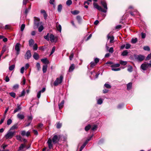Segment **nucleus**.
<instances>
[{
  "label": "nucleus",
  "instance_id": "nucleus-27",
  "mask_svg": "<svg viewBox=\"0 0 151 151\" xmlns=\"http://www.w3.org/2000/svg\"><path fill=\"white\" fill-rule=\"evenodd\" d=\"M120 63L122 65H125L127 64V62L122 60L120 61Z\"/></svg>",
  "mask_w": 151,
  "mask_h": 151
},
{
  "label": "nucleus",
  "instance_id": "nucleus-43",
  "mask_svg": "<svg viewBox=\"0 0 151 151\" xmlns=\"http://www.w3.org/2000/svg\"><path fill=\"white\" fill-rule=\"evenodd\" d=\"M104 86L107 88H110L111 87V86L110 85L106 83L104 84Z\"/></svg>",
  "mask_w": 151,
  "mask_h": 151
},
{
  "label": "nucleus",
  "instance_id": "nucleus-59",
  "mask_svg": "<svg viewBox=\"0 0 151 151\" xmlns=\"http://www.w3.org/2000/svg\"><path fill=\"white\" fill-rule=\"evenodd\" d=\"M123 106V104H120L119 105L117 106V108L119 109H121Z\"/></svg>",
  "mask_w": 151,
  "mask_h": 151
},
{
  "label": "nucleus",
  "instance_id": "nucleus-35",
  "mask_svg": "<svg viewBox=\"0 0 151 151\" xmlns=\"http://www.w3.org/2000/svg\"><path fill=\"white\" fill-rule=\"evenodd\" d=\"M93 136V135H92L91 136V137H89L87 139L86 141L84 143L87 145V143H88V142L91 140Z\"/></svg>",
  "mask_w": 151,
  "mask_h": 151
},
{
  "label": "nucleus",
  "instance_id": "nucleus-4",
  "mask_svg": "<svg viewBox=\"0 0 151 151\" xmlns=\"http://www.w3.org/2000/svg\"><path fill=\"white\" fill-rule=\"evenodd\" d=\"M134 57L135 60L139 62L142 61L145 58V56L141 55H134Z\"/></svg>",
  "mask_w": 151,
  "mask_h": 151
},
{
  "label": "nucleus",
  "instance_id": "nucleus-44",
  "mask_svg": "<svg viewBox=\"0 0 151 151\" xmlns=\"http://www.w3.org/2000/svg\"><path fill=\"white\" fill-rule=\"evenodd\" d=\"M76 19L79 23H80L81 21V18L79 16H77L76 17Z\"/></svg>",
  "mask_w": 151,
  "mask_h": 151
},
{
  "label": "nucleus",
  "instance_id": "nucleus-24",
  "mask_svg": "<svg viewBox=\"0 0 151 151\" xmlns=\"http://www.w3.org/2000/svg\"><path fill=\"white\" fill-rule=\"evenodd\" d=\"M64 104V101L63 100L58 105L59 108L60 109H61L63 106Z\"/></svg>",
  "mask_w": 151,
  "mask_h": 151
},
{
  "label": "nucleus",
  "instance_id": "nucleus-60",
  "mask_svg": "<svg viewBox=\"0 0 151 151\" xmlns=\"http://www.w3.org/2000/svg\"><path fill=\"white\" fill-rule=\"evenodd\" d=\"M55 47H53L52 49L51 52L50 53V55L52 54L55 52Z\"/></svg>",
  "mask_w": 151,
  "mask_h": 151
},
{
  "label": "nucleus",
  "instance_id": "nucleus-15",
  "mask_svg": "<svg viewBox=\"0 0 151 151\" xmlns=\"http://www.w3.org/2000/svg\"><path fill=\"white\" fill-rule=\"evenodd\" d=\"M17 117L19 119L22 120L24 118V116L23 114H18L17 115Z\"/></svg>",
  "mask_w": 151,
  "mask_h": 151
},
{
  "label": "nucleus",
  "instance_id": "nucleus-30",
  "mask_svg": "<svg viewBox=\"0 0 151 151\" xmlns=\"http://www.w3.org/2000/svg\"><path fill=\"white\" fill-rule=\"evenodd\" d=\"M19 88V85L18 84L14 85L12 87V89L13 90L18 89Z\"/></svg>",
  "mask_w": 151,
  "mask_h": 151
},
{
  "label": "nucleus",
  "instance_id": "nucleus-55",
  "mask_svg": "<svg viewBox=\"0 0 151 151\" xmlns=\"http://www.w3.org/2000/svg\"><path fill=\"white\" fill-rule=\"evenodd\" d=\"M94 62L97 64L99 61V59L98 58H95L94 59Z\"/></svg>",
  "mask_w": 151,
  "mask_h": 151
},
{
  "label": "nucleus",
  "instance_id": "nucleus-13",
  "mask_svg": "<svg viewBox=\"0 0 151 151\" xmlns=\"http://www.w3.org/2000/svg\"><path fill=\"white\" fill-rule=\"evenodd\" d=\"M33 57L34 59L36 60H38L40 58L39 55L36 52H34Z\"/></svg>",
  "mask_w": 151,
  "mask_h": 151
},
{
  "label": "nucleus",
  "instance_id": "nucleus-47",
  "mask_svg": "<svg viewBox=\"0 0 151 151\" xmlns=\"http://www.w3.org/2000/svg\"><path fill=\"white\" fill-rule=\"evenodd\" d=\"M25 92L24 90H23L22 92L19 95V97H21L22 96H24L25 95Z\"/></svg>",
  "mask_w": 151,
  "mask_h": 151
},
{
  "label": "nucleus",
  "instance_id": "nucleus-41",
  "mask_svg": "<svg viewBox=\"0 0 151 151\" xmlns=\"http://www.w3.org/2000/svg\"><path fill=\"white\" fill-rule=\"evenodd\" d=\"M44 27L42 25H41L38 28V31L40 32H41L43 29Z\"/></svg>",
  "mask_w": 151,
  "mask_h": 151
},
{
  "label": "nucleus",
  "instance_id": "nucleus-16",
  "mask_svg": "<svg viewBox=\"0 0 151 151\" xmlns=\"http://www.w3.org/2000/svg\"><path fill=\"white\" fill-rule=\"evenodd\" d=\"M49 38L50 41L52 42H54L55 40V37L54 35L52 34L50 35Z\"/></svg>",
  "mask_w": 151,
  "mask_h": 151
},
{
  "label": "nucleus",
  "instance_id": "nucleus-3",
  "mask_svg": "<svg viewBox=\"0 0 151 151\" xmlns=\"http://www.w3.org/2000/svg\"><path fill=\"white\" fill-rule=\"evenodd\" d=\"M16 132L15 131H12L9 130L7 132L6 134L5 135V137L6 139H11L14 136L16 133Z\"/></svg>",
  "mask_w": 151,
  "mask_h": 151
},
{
  "label": "nucleus",
  "instance_id": "nucleus-1",
  "mask_svg": "<svg viewBox=\"0 0 151 151\" xmlns=\"http://www.w3.org/2000/svg\"><path fill=\"white\" fill-rule=\"evenodd\" d=\"M61 137V136L60 135L58 136L54 135L52 139L50 138L48 139L47 143L49 149H50L53 147V145L52 144V142L55 144L58 143Z\"/></svg>",
  "mask_w": 151,
  "mask_h": 151
},
{
  "label": "nucleus",
  "instance_id": "nucleus-48",
  "mask_svg": "<svg viewBox=\"0 0 151 151\" xmlns=\"http://www.w3.org/2000/svg\"><path fill=\"white\" fill-rule=\"evenodd\" d=\"M62 126V124L60 123H57L56 125V127L58 129H59L61 128Z\"/></svg>",
  "mask_w": 151,
  "mask_h": 151
},
{
  "label": "nucleus",
  "instance_id": "nucleus-8",
  "mask_svg": "<svg viewBox=\"0 0 151 151\" xmlns=\"http://www.w3.org/2000/svg\"><path fill=\"white\" fill-rule=\"evenodd\" d=\"M31 54L30 50H28L26 52L24 55L25 58L27 59H29L31 57Z\"/></svg>",
  "mask_w": 151,
  "mask_h": 151
},
{
  "label": "nucleus",
  "instance_id": "nucleus-32",
  "mask_svg": "<svg viewBox=\"0 0 151 151\" xmlns=\"http://www.w3.org/2000/svg\"><path fill=\"white\" fill-rule=\"evenodd\" d=\"M25 147V145L23 144H21L19 148V150H22Z\"/></svg>",
  "mask_w": 151,
  "mask_h": 151
},
{
  "label": "nucleus",
  "instance_id": "nucleus-14",
  "mask_svg": "<svg viewBox=\"0 0 151 151\" xmlns=\"http://www.w3.org/2000/svg\"><path fill=\"white\" fill-rule=\"evenodd\" d=\"M18 128V124H16L12 126L9 129L11 131L13 130L14 129H17Z\"/></svg>",
  "mask_w": 151,
  "mask_h": 151
},
{
  "label": "nucleus",
  "instance_id": "nucleus-58",
  "mask_svg": "<svg viewBox=\"0 0 151 151\" xmlns=\"http://www.w3.org/2000/svg\"><path fill=\"white\" fill-rule=\"evenodd\" d=\"M26 132L25 131L23 130L21 131V134L22 136H24L25 135H26Z\"/></svg>",
  "mask_w": 151,
  "mask_h": 151
},
{
  "label": "nucleus",
  "instance_id": "nucleus-22",
  "mask_svg": "<svg viewBox=\"0 0 151 151\" xmlns=\"http://www.w3.org/2000/svg\"><path fill=\"white\" fill-rule=\"evenodd\" d=\"M34 40L32 39H30L29 41V46L32 47L34 43Z\"/></svg>",
  "mask_w": 151,
  "mask_h": 151
},
{
  "label": "nucleus",
  "instance_id": "nucleus-63",
  "mask_svg": "<svg viewBox=\"0 0 151 151\" xmlns=\"http://www.w3.org/2000/svg\"><path fill=\"white\" fill-rule=\"evenodd\" d=\"M24 67H22L20 70V72L21 73L23 74L24 72Z\"/></svg>",
  "mask_w": 151,
  "mask_h": 151
},
{
  "label": "nucleus",
  "instance_id": "nucleus-11",
  "mask_svg": "<svg viewBox=\"0 0 151 151\" xmlns=\"http://www.w3.org/2000/svg\"><path fill=\"white\" fill-rule=\"evenodd\" d=\"M21 108L20 106V105L18 104L17 105V108L14 110V114L15 113L21 110Z\"/></svg>",
  "mask_w": 151,
  "mask_h": 151
},
{
  "label": "nucleus",
  "instance_id": "nucleus-64",
  "mask_svg": "<svg viewBox=\"0 0 151 151\" xmlns=\"http://www.w3.org/2000/svg\"><path fill=\"white\" fill-rule=\"evenodd\" d=\"M41 93H40L39 91L37 93V97L38 99H39L40 98L41 96Z\"/></svg>",
  "mask_w": 151,
  "mask_h": 151
},
{
  "label": "nucleus",
  "instance_id": "nucleus-19",
  "mask_svg": "<svg viewBox=\"0 0 151 151\" xmlns=\"http://www.w3.org/2000/svg\"><path fill=\"white\" fill-rule=\"evenodd\" d=\"M107 38L108 39H110V43H112L113 42V41L114 40V37L113 36H110L109 35H107Z\"/></svg>",
  "mask_w": 151,
  "mask_h": 151
},
{
  "label": "nucleus",
  "instance_id": "nucleus-52",
  "mask_svg": "<svg viewBox=\"0 0 151 151\" xmlns=\"http://www.w3.org/2000/svg\"><path fill=\"white\" fill-rule=\"evenodd\" d=\"M151 58V53H150V54H149L147 55V57H146V58L145 60H149Z\"/></svg>",
  "mask_w": 151,
  "mask_h": 151
},
{
  "label": "nucleus",
  "instance_id": "nucleus-17",
  "mask_svg": "<svg viewBox=\"0 0 151 151\" xmlns=\"http://www.w3.org/2000/svg\"><path fill=\"white\" fill-rule=\"evenodd\" d=\"M41 61L45 64H48L49 63V61L46 58L41 59Z\"/></svg>",
  "mask_w": 151,
  "mask_h": 151
},
{
  "label": "nucleus",
  "instance_id": "nucleus-2",
  "mask_svg": "<svg viewBox=\"0 0 151 151\" xmlns=\"http://www.w3.org/2000/svg\"><path fill=\"white\" fill-rule=\"evenodd\" d=\"M63 78V77L61 75L59 78H57L54 82L53 85L55 86H57L62 83Z\"/></svg>",
  "mask_w": 151,
  "mask_h": 151
},
{
  "label": "nucleus",
  "instance_id": "nucleus-7",
  "mask_svg": "<svg viewBox=\"0 0 151 151\" xmlns=\"http://www.w3.org/2000/svg\"><path fill=\"white\" fill-rule=\"evenodd\" d=\"M148 64L146 62L142 63L141 65V68L143 70H146L148 67Z\"/></svg>",
  "mask_w": 151,
  "mask_h": 151
},
{
  "label": "nucleus",
  "instance_id": "nucleus-12",
  "mask_svg": "<svg viewBox=\"0 0 151 151\" xmlns=\"http://www.w3.org/2000/svg\"><path fill=\"white\" fill-rule=\"evenodd\" d=\"M101 4L103 6L104 8L107 11V4L106 2L104 1H101Z\"/></svg>",
  "mask_w": 151,
  "mask_h": 151
},
{
  "label": "nucleus",
  "instance_id": "nucleus-29",
  "mask_svg": "<svg viewBox=\"0 0 151 151\" xmlns=\"http://www.w3.org/2000/svg\"><path fill=\"white\" fill-rule=\"evenodd\" d=\"M74 56V54L73 51H71L70 54L69 56V59L70 60H72Z\"/></svg>",
  "mask_w": 151,
  "mask_h": 151
},
{
  "label": "nucleus",
  "instance_id": "nucleus-42",
  "mask_svg": "<svg viewBox=\"0 0 151 151\" xmlns=\"http://www.w3.org/2000/svg\"><path fill=\"white\" fill-rule=\"evenodd\" d=\"M127 70L129 72H132V66L129 65L127 69Z\"/></svg>",
  "mask_w": 151,
  "mask_h": 151
},
{
  "label": "nucleus",
  "instance_id": "nucleus-25",
  "mask_svg": "<svg viewBox=\"0 0 151 151\" xmlns=\"http://www.w3.org/2000/svg\"><path fill=\"white\" fill-rule=\"evenodd\" d=\"M62 9V6L61 4H60L58 6V12H61Z\"/></svg>",
  "mask_w": 151,
  "mask_h": 151
},
{
  "label": "nucleus",
  "instance_id": "nucleus-28",
  "mask_svg": "<svg viewBox=\"0 0 151 151\" xmlns=\"http://www.w3.org/2000/svg\"><path fill=\"white\" fill-rule=\"evenodd\" d=\"M56 27L58 30L60 32L61 31V25L60 24H57Z\"/></svg>",
  "mask_w": 151,
  "mask_h": 151
},
{
  "label": "nucleus",
  "instance_id": "nucleus-57",
  "mask_svg": "<svg viewBox=\"0 0 151 151\" xmlns=\"http://www.w3.org/2000/svg\"><path fill=\"white\" fill-rule=\"evenodd\" d=\"M111 70L113 71H118L121 70L120 68H112Z\"/></svg>",
  "mask_w": 151,
  "mask_h": 151
},
{
  "label": "nucleus",
  "instance_id": "nucleus-56",
  "mask_svg": "<svg viewBox=\"0 0 151 151\" xmlns=\"http://www.w3.org/2000/svg\"><path fill=\"white\" fill-rule=\"evenodd\" d=\"M28 119L29 121H30V122H31L33 119V117L32 115L28 116Z\"/></svg>",
  "mask_w": 151,
  "mask_h": 151
},
{
  "label": "nucleus",
  "instance_id": "nucleus-49",
  "mask_svg": "<svg viewBox=\"0 0 151 151\" xmlns=\"http://www.w3.org/2000/svg\"><path fill=\"white\" fill-rule=\"evenodd\" d=\"M12 121L10 119H8L7 122V124L8 125H10L12 123Z\"/></svg>",
  "mask_w": 151,
  "mask_h": 151
},
{
  "label": "nucleus",
  "instance_id": "nucleus-62",
  "mask_svg": "<svg viewBox=\"0 0 151 151\" xmlns=\"http://www.w3.org/2000/svg\"><path fill=\"white\" fill-rule=\"evenodd\" d=\"M79 13V12L78 11L75 10L74 11L73 13V14L76 15L78 14Z\"/></svg>",
  "mask_w": 151,
  "mask_h": 151
},
{
  "label": "nucleus",
  "instance_id": "nucleus-26",
  "mask_svg": "<svg viewBox=\"0 0 151 151\" xmlns=\"http://www.w3.org/2000/svg\"><path fill=\"white\" fill-rule=\"evenodd\" d=\"M128 53V52L127 50H125L122 53L121 55L123 56L127 55Z\"/></svg>",
  "mask_w": 151,
  "mask_h": 151
},
{
  "label": "nucleus",
  "instance_id": "nucleus-31",
  "mask_svg": "<svg viewBox=\"0 0 151 151\" xmlns=\"http://www.w3.org/2000/svg\"><path fill=\"white\" fill-rule=\"evenodd\" d=\"M91 128V125L90 124H88L85 127V129L86 131H87L89 130Z\"/></svg>",
  "mask_w": 151,
  "mask_h": 151
},
{
  "label": "nucleus",
  "instance_id": "nucleus-45",
  "mask_svg": "<svg viewBox=\"0 0 151 151\" xmlns=\"http://www.w3.org/2000/svg\"><path fill=\"white\" fill-rule=\"evenodd\" d=\"M10 95L14 98H15L16 96V94L14 92H11L9 93Z\"/></svg>",
  "mask_w": 151,
  "mask_h": 151
},
{
  "label": "nucleus",
  "instance_id": "nucleus-46",
  "mask_svg": "<svg viewBox=\"0 0 151 151\" xmlns=\"http://www.w3.org/2000/svg\"><path fill=\"white\" fill-rule=\"evenodd\" d=\"M143 49L145 50H147V51H149L150 50L149 47L148 46L144 47H143Z\"/></svg>",
  "mask_w": 151,
  "mask_h": 151
},
{
  "label": "nucleus",
  "instance_id": "nucleus-53",
  "mask_svg": "<svg viewBox=\"0 0 151 151\" xmlns=\"http://www.w3.org/2000/svg\"><path fill=\"white\" fill-rule=\"evenodd\" d=\"M103 101L102 99H100L97 101V103L99 104H102Z\"/></svg>",
  "mask_w": 151,
  "mask_h": 151
},
{
  "label": "nucleus",
  "instance_id": "nucleus-6",
  "mask_svg": "<svg viewBox=\"0 0 151 151\" xmlns=\"http://www.w3.org/2000/svg\"><path fill=\"white\" fill-rule=\"evenodd\" d=\"M21 45L20 43H17L16 44L15 46V49L16 51V54L18 55L20 53V48Z\"/></svg>",
  "mask_w": 151,
  "mask_h": 151
},
{
  "label": "nucleus",
  "instance_id": "nucleus-10",
  "mask_svg": "<svg viewBox=\"0 0 151 151\" xmlns=\"http://www.w3.org/2000/svg\"><path fill=\"white\" fill-rule=\"evenodd\" d=\"M40 12L41 13L43 14L45 19L46 20L47 16L46 11L42 9L41 10Z\"/></svg>",
  "mask_w": 151,
  "mask_h": 151
},
{
  "label": "nucleus",
  "instance_id": "nucleus-9",
  "mask_svg": "<svg viewBox=\"0 0 151 151\" xmlns=\"http://www.w3.org/2000/svg\"><path fill=\"white\" fill-rule=\"evenodd\" d=\"M40 25V22L37 21L35 20L34 24V28L36 29Z\"/></svg>",
  "mask_w": 151,
  "mask_h": 151
},
{
  "label": "nucleus",
  "instance_id": "nucleus-37",
  "mask_svg": "<svg viewBox=\"0 0 151 151\" xmlns=\"http://www.w3.org/2000/svg\"><path fill=\"white\" fill-rule=\"evenodd\" d=\"M66 4L68 6H70L72 4V1L71 0H68L66 1Z\"/></svg>",
  "mask_w": 151,
  "mask_h": 151
},
{
  "label": "nucleus",
  "instance_id": "nucleus-51",
  "mask_svg": "<svg viewBox=\"0 0 151 151\" xmlns=\"http://www.w3.org/2000/svg\"><path fill=\"white\" fill-rule=\"evenodd\" d=\"M36 66L38 70H39L40 68V63H37L36 64Z\"/></svg>",
  "mask_w": 151,
  "mask_h": 151
},
{
  "label": "nucleus",
  "instance_id": "nucleus-38",
  "mask_svg": "<svg viewBox=\"0 0 151 151\" xmlns=\"http://www.w3.org/2000/svg\"><path fill=\"white\" fill-rule=\"evenodd\" d=\"M90 67L91 68H93L96 64L94 62H91L90 63Z\"/></svg>",
  "mask_w": 151,
  "mask_h": 151
},
{
  "label": "nucleus",
  "instance_id": "nucleus-20",
  "mask_svg": "<svg viewBox=\"0 0 151 151\" xmlns=\"http://www.w3.org/2000/svg\"><path fill=\"white\" fill-rule=\"evenodd\" d=\"M132 83L131 82L127 84V89L129 90L131 89L132 87Z\"/></svg>",
  "mask_w": 151,
  "mask_h": 151
},
{
  "label": "nucleus",
  "instance_id": "nucleus-50",
  "mask_svg": "<svg viewBox=\"0 0 151 151\" xmlns=\"http://www.w3.org/2000/svg\"><path fill=\"white\" fill-rule=\"evenodd\" d=\"M25 25L24 24H23L21 25V31L22 32L25 28Z\"/></svg>",
  "mask_w": 151,
  "mask_h": 151
},
{
  "label": "nucleus",
  "instance_id": "nucleus-34",
  "mask_svg": "<svg viewBox=\"0 0 151 151\" xmlns=\"http://www.w3.org/2000/svg\"><path fill=\"white\" fill-rule=\"evenodd\" d=\"M49 37H50L49 34V33H48L46 36H44V37L47 41H49Z\"/></svg>",
  "mask_w": 151,
  "mask_h": 151
},
{
  "label": "nucleus",
  "instance_id": "nucleus-21",
  "mask_svg": "<svg viewBox=\"0 0 151 151\" xmlns=\"http://www.w3.org/2000/svg\"><path fill=\"white\" fill-rule=\"evenodd\" d=\"M47 65H43L42 67V71L44 73H45L47 70Z\"/></svg>",
  "mask_w": 151,
  "mask_h": 151
},
{
  "label": "nucleus",
  "instance_id": "nucleus-5",
  "mask_svg": "<svg viewBox=\"0 0 151 151\" xmlns=\"http://www.w3.org/2000/svg\"><path fill=\"white\" fill-rule=\"evenodd\" d=\"M93 5L94 8L97 9L100 11H101L104 13H105L106 12V10L103 9L100 6L98 5V4L95 3V2L93 3Z\"/></svg>",
  "mask_w": 151,
  "mask_h": 151
},
{
  "label": "nucleus",
  "instance_id": "nucleus-23",
  "mask_svg": "<svg viewBox=\"0 0 151 151\" xmlns=\"http://www.w3.org/2000/svg\"><path fill=\"white\" fill-rule=\"evenodd\" d=\"M120 65L119 63H117L111 65V67L112 68H117L120 66Z\"/></svg>",
  "mask_w": 151,
  "mask_h": 151
},
{
  "label": "nucleus",
  "instance_id": "nucleus-61",
  "mask_svg": "<svg viewBox=\"0 0 151 151\" xmlns=\"http://www.w3.org/2000/svg\"><path fill=\"white\" fill-rule=\"evenodd\" d=\"M109 52L112 53L114 52V49L112 47H110L109 50Z\"/></svg>",
  "mask_w": 151,
  "mask_h": 151
},
{
  "label": "nucleus",
  "instance_id": "nucleus-33",
  "mask_svg": "<svg viewBox=\"0 0 151 151\" xmlns=\"http://www.w3.org/2000/svg\"><path fill=\"white\" fill-rule=\"evenodd\" d=\"M137 41V38H136L134 39L132 38L131 40V42L132 43L134 44L136 43V42Z\"/></svg>",
  "mask_w": 151,
  "mask_h": 151
},
{
  "label": "nucleus",
  "instance_id": "nucleus-18",
  "mask_svg": "<svg viewBox=\"0 0 151 151\" xmlns=\"http://www.w3.org/2000/svg\"><path fill=\"white\" fill-rule=\"evenodd\" d=\"M75 68V65L74 64H72L70 67L68 71L70 72H72Z\"/></svg>",
  "mask_w": 151,
  "mask_h": 151
},
{
  "label": "nucleus",
  "instance_id": "nucleus-39",
  "mask_svg": "<svg viewBox=\"0 0 151 151\" xmlns=\"http://www.w3.org/2000/svg\"><path fill=\"white\" fill-rule=\"evenodd\" d=\"M131 46V45L129 43H126L125 45V48L129 49L130 48Z\"/></svg>",
  "mask_w": 151,
  "mask_h": 151
},
{
  "label": "nucleus",
  "instance_id": "nucleus-54",
  "mask_svg": "<svg viewBox=\"0 0 151 151\" xmlns=\"http://www.w3.org/2000/svg\"><path fill=\"white\" fill-rule=\"evenodd\" d=\"M16 139L17 140L21 141H22V137L20 135H17L16 136Z\"/></svg>",
  "mask_w": 151,
  "mask_h": 151
},
{
  "label": "nucleus",
  "instance_id": "nucleus-36",
  "mask_svg": "<svg viewBox=\"0 0 151 151\" xmlns=\"http://www.w3.org/2000/svg\"><path fill=\"white\" fill-rule=\"evenodd\" d=\"M15 68V65H12L10 66L9 67V70L10 71L12 70Z\"/></svg>",
  "mask_w": 151,
  "mask_h": 151
},
{
  "label": "nucleus",
  "instance_id": "nucleus-40",
  "mask_svg": "<svg viewBox=\"0 0 151 151\" xmlns=\"http://www.w3.org/2000/svg\"><path fill=\"white\" fill-rule=\"evenodd\" d=\"M38 48L37 44L36 43L34 44L33 46V49L34 50H36Z\"/></svg>",
  "mask_w": 151,
  "mask_h": 151
}]
</instances>
